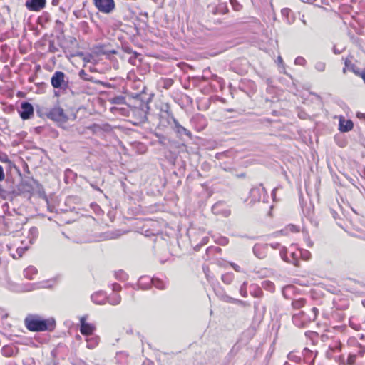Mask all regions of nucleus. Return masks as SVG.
Wrapping results in <instances>:
<instances>
[{
  "instance_id": "obj_1",
  "label": "nucleus",
  "mask_w": 365,
  "mask_h": 365,
  "mask_svg": "<svg viewBox=\"0 0 365 365\" xmlns=\"http://www.w3.org/2000/svg\"><path fill=\"white\" fill-rule=\"evenodd\" d=\"M24 325L28 330L33 332L53 331L56 327L54 319H42L39 315L29 314L24 319Z\"/></svg>"
},
{
  "instance_id": "obj_2",
  "label": "nucleus",
  "mask_w": 365,
  "mask_h": 365,
  "mask_svg": "<svg viewBox=\"0 0 365 365\" xmlns=\"http://www.w3.org/2000/svg\"><path fill=\"white\" fill-rule=\"evenodd\" d=\"M160 125L163 127L170 126L177 120L173 116L170 106L168 103L163 104L159 113Z\"/></svg>"
},
{
  "instance_id": "obj_3",
  "label": "nucleus",
  "mask_w": 365,
  "mask_h": 365,
  "mask_svg": "<svg viewBox=\"0 0 365 365\" xmlns=\"http://www.w3.org/2000/svg\"><path fill=\"white\" fill-rule=\"evenodd\" d=\"M51 83L54 88H58L66 91L68 89V80L66 74L62 72L57 71H56L51 78Z\"/></svg>"
},
{
  "instance_id": "obj_4",
  "label": "nucleus",
  "mask_w": 365,
  "mask_h": 365,
  "mask_svg": "<svg viewBox=\"0 0 365 365\" xmlns=\"http://www.w3.org/2000/svg\"><path fill=\"white\" fill-rule=\"evenodd\" d=\"M293 324L299 328H304L311 322L309 316L304 311H299L292 315Z\"/></svg>"
},
{
  "instance_id": "obj_5",
  "label": "nucleus",
  "mask_w": 365,
  "mask_h": 365,
  "mask_svg": "<svg viewBox=\"0 0 365 365\" xmlns=\"http://www.w3.org/2000/svg\"><path fill=\"white\" fill-rule=\"evenodd\" d=\"M96 9L103 14H110L115 9L114 0H93Z\"/></svg>"
},
{
  "instance_id": "obj_6",
  "label": "nucleus",
  "mask_w": 365,
  "mask_h": 365,
  "mask_svg": "<svg viewBox=\"0 0 365 365\" xmlns=\"http://www.w3.org/2000/svg\"><path fill=\"white\" fill-rule=\"evenodd\" d=\"M48 118L58 123H66L68 118L61 107L56 106L51 109L48 113Z\"/></svg>"
},
{
  "instance_id": "obj_7",
  "label": "nucleus",
  "mask_w": 365,
  "mask_h": 365,
  "mask_svg": "<svg viewBox=\"0 0 365 365\" xmlns=\"http://www.w3.org/2000/svg\"><path fill=\"white\" fill-rule=\"evenodd\" d=\"M21 118L23 120L31 118L34 115L33 106L29 102H23L19 110Z\"/></svg>"
},
{
  "instance_id": "obj_8",
  "label": "nucleus",
  "mask_w": 365,
  "mask_h": 365,
  "mask_svg": "<svg viewBox=\"0 0 365 365\" xmlns=\"http://www.w3.org/2000/svg\"><path fill=\"white\" fill-rule=\"evenodd\" d=\"M262 185L259 187H253L250 191V198L251 200V202H259L262 199V197H265L266 190L264 187H261Z\"/></svg>"
},
{
  "instance_id": "obj_9",
  "label": "nucleus",
  "mask_w": 365,
  "mask_h": 365,
  "mask_svg": "<svg viewBox=\"0 0 365 365\" xmlns=\"http://www.w3.org/2000/svg\"><path fill=\"white\" fill-rule=\"evenodd\" d=\"M46 3V0H27L25 5L29 11H38L45 7Z\"/></svg>"
},
{
  "instance_id": "obj_10",
  "label": "nucleus",
  "mask_w": 365,
  "mask_h": 365,
  "mask_svg": "<svg viewBox=\"0 0 365 365\" xmlns=\"http://www.w3.org/2000/svg\"><path fill=\"white\" fill-rule=\"evenodd\" d=\"M172 129L175 132L178 136L181 137L183 135L187 136L190 139H192V133L186 129L185 127L181 125L178 120L175 121V123L172 125Z\"/></svg>"
},
{
  "instance_id": "obj_11",
  "label": "nucleus",
  "mask_w": 365,
  "mask_h": 365,
  "mask_svg": "<svg viewBox=\"0 0 365 365\" xmlns=\"http://www.w3.org/2000/svg\"><path fill=\"white\" fill-rule=\"evenodd\" d=\"M95 326L86 322L84 318L81 319L80 332L84 336H90L95 330Z\"/></svg>"
},
{
  "instance_id": "obj_12",
  "label": "nucleus",
  "mask_w": 365,
  "mask_h": 365,
  "mask_svg": "<svg viewBox=\"0 0 365 365\" xmlns=\"http://www.w3.org/2000/svg\"><path fill=\"white\" fill-rule=\"evenodd\" d=\"M207 9L214 15L224 14L228 11L226 4H219L218 5L210 4L207 6Z\"/></svg>"
},
{
  "instance_id": "obj_13",
  "label": "nucleus",
  "mask_w": 365,
  "mask_h": 365,
  "mask_svg": "<svg viewBox=\"0 0 365 365\" xmlns=\"http://www.w3.org/2000/svg\"><path fill=\"white\" fill-rule=\"evenodd\" d=\"M92 302L96 304H104L107 302V295L103 291H98L91 297Z\"/></svg>"
},
{
  "instance_id": "obj_14",
  "label": "nucleus",
  "mask_w": 365,
  "mask_h": 365,
  "mask_svg": "<svg viewBox=\"0 0 365 365\" xmlns=\"http://www.w3.org/2000/svg\"><path fill=\"white\" fill-rule=\"evenodd\" d=\"M223 206L224 205L221 202L215 203L212 207L213 214L222 215L225 217H228L230 215V211L227 209L223 208Z\"/></svg>"
},
{
  "instance_id": "obj_15",
  "label": "nucleus",
  "mask_w": 365,
  "mask_h": 365,
  "mask_svg": "<svg viewBox=\"0 0 365 365\" xmlns=\"http://www.w3.org/2000/svg\"><path fill=\"white\" fill-rule=\"evenodd\" d=\"M153 282V278H150L149 277H141L139 279L138 286L139 288L142 289H148L150 287Z\"/></svg>"
},
{
  "instance_id": "obj_16",
  "label": "nucleus",
  "mask_w": 365,
  "mask_h": 365,
  "mask_svg": "<svg viewBox=\"0 0 365 365\" xmlns=\"http://www.w3.org/2000/svg\"><path fill=\"white\" fill-rule=\"evenodd\" d=\"M354 124L351 120H339V130L342 132H348L353 128Z\"/></svg>"
},
{
  "instance_id": "obj_17",
  "label": "nucleus",
  "mask_w": 365,
  "mask_h": 365,
  "mask_svg": "<svg viewBox=\"0 0 365 365\" xmlns=\"http://www.w3.org/2000/svg\"><path fill=\"white\" fill-rule=\"evenodd\" d=\"M38 270L34 266H29L24 270V276L25 278L32 280L34 279V276L37 274Z\"/></svg>"
},
{
  "instance_id": "obj_18",
  "label": "nucleus",
  "mask_w": 365,
  "mask_h": 365,
  "mask_svg": "<svg viewBox=\"0 0 365 365\" xmlns=\"http://www.w3.org/2000/svg\"><path fill=\"white\" fill-rule=\"evenodd\" d=\"M173 84V80L171 78H162L158 81V86L164 89H169Z\"/></svg>"
},
{
  "instance_id": "obj_19",
  "label": "nucleus",
  "mask_w": 365,
  "mask_h": 365,
  "mask_svg": "<svg viewBox=\"0 0 365 365\" xmlns=\"http://www.w3.org/2000/svg\"><path fill=\"white\" fill-rule=\"evenodd\" d=\"M299 250L297 252H291L289 253L288 262L294 264L296 267L299 266Z\"/></svg>"
},
{
  "instance_id": "obj_20",
  "label": "nucleus",
  "mask_w": 365,
  "mask_h": 365,
  "mask_svg": "<svg viewBox=\"0 0 365 365\" xmlns=\"http://www.w3.org/2000/svg\"><path fill=\"white\" fill-rule=\"evenodd\" d=\"M38 235V230L37 227H32L29 229L28 233V238L29 240L30 243H33Z\"/></svg>"
},
{
  "instance_id": "obj_21",
  "label": "nucleus",
  "mask_w": 365,
  "mask_h": 365,
  "mask_svg": "<svg viewBox=\"0 0 365 365\" xmlns=\"http://www.w3.org/2000/svg\"><path fill=\"white\" fill-rule=\"evenodd\" d=\"M107 302L111 305H118L121 302V297L118 294L110 295L107 297Z\"/></svg>"
},
{
  "instance_id": "obj_22",
  "label": "nucleus",
  "mask_w": 365,
  "mask_h": 365,
  "mask_svg": "<svg viewBox=\"0 0 365 365\" xmlns=\"http://www.w3.org/2000/svg\"><path fill=\"white\" fill-rule=\"evenodd\" d=\"M306 300L304 298L294 299L292 302V307L294 309H299L304 307Z\"/></svg>"
},
{
  "instance_id": "obj_23",
  "label": "nucleus",
  "mask_w": 365,
  "mask_h": 365,
  "mask_svg": "<svg viewBox=\"0 0 365 365\" xmlns=\"http://www.w3.org/2000/svg\"><path fill=\"white\" fill-rule=\"evenodd\" d=\"M152 284L158 289H165L166 288L165 282L158 278H153Z\"/></svg>"
},
{
  "instance_id": "obj_24",
  "label": "nucleus",
  "mask_w": 365,
  "mask_h": 365,
  "mask_svg": "<svg viewBox=\"0 0 365 365\" xmlns=\"http://www.w3.org/2000/svg\"><path fill=\"white\" fill-rule=\"evenodd\" d=\"M111 104L123 105L125 103V98L123 96H117L109 100Z\"/></svg>"
},
{
  "instance_id": "obj_25",
  "label": "nucleus",
  "mask_w": 365,
  "mask_h": 365,
  "mask_svg": "<svg viewBox=\"0 0 365 365\" xmlns=\"http://www.w3.org/2000/svg\"><path fill=\"white\" fill-rule=\"evenodd\" d=\"M87 341V347L88 349H93L98 344V338L97 336H92L91 338H88Z\"/></svg>"
},
{
  "instance_id": "obj_26",
  "label": "nucleus",
  "mask_w": 365,
  "mask_h": 365,
  "mask_svg": "<svg viewBox=\"0 0 365 365\" xmlns=\"http://www.w3.org/2000/svg\"><path fill=\"white\" fill-rule=\"evenodd\" d=\"M262 249V246L260 245H255L253 247V252L255 255L258 257L259 259H263L265 257L264 253L261 252V250Z\"/></svg>"
},
{
  "instance_id": "obj_27",
  "label": "nucleus",
  "mask_w": 365,
  "mask_h": 365,
  "mask_svg": "<svg viewBox=\"0 0 365 365\" xmlns=\"http://www.w3.org/2000/svg\"><path fill=\"white\" fill-rule=\"evenodd\" d=\"M233 278L234 276L232 273H226L221 277L222 281L227 284H230L232 282Z\"/></svg>"
},
{
  "instance_id": "obj_28",
  "label": "nucleus",
  "mask_w": 365,
  "mask_h": 365,
  "mask_svg": "<svg viewBox=\"0 0 365 365\" xmlns=\"http://www.w3.org/2000/svg\"><path fill=\"white\" fill-rule=\"evenodd\" d=\"M329 349L333 352L340 351L341 349V344L339 341H334L332 344L329 345Z\"/></svg>"
},
{
  "instance_id": "obj_29",
  "label": "nucleus",
  "mask_w": 365,
  "mask_h": 365,
  "mask_svg": "<svg viewBox=\"0 0 365 365\" xmlns=\"http://www.w3.org/2000/svg\"><path fill=\"white\" fill-rule=\"evenodd\" d=\"M307 315L310 317V321H314L318 315L319 310L316 307H312L309 312H307Z\"/></svg>"
},
{
  "instance_id": "obj_30",
  "label": "nucleus",
  "mask_w": 365,
  "mask_h": 365,
  "mask_svg": "<svg viewBox=\"0 0 365 365\" xmlns=\"http://www.w3.org/2000/svg\"><path fill=\"white\" fill-rule=\"evenodd\" d=\"M27 250V247H18L16 250V254H11V256L14 259H18L22 257L24 252Z\"/></svg>"
},
{
  "instance_id": "obj_31",
  "label": "nucleus",
  "mask_w": 365,
  "mask_h": 365,
  "mask_svg": "<svg viewBox=\"0 0 365 365\" xmlns=\"http://www.w3.org/2000/svg\"><path fill=\"white\" fill-rule=\"evenodd\" d=\"M116 279L125 281L128 279V274L123 270H119L115 274Z\"/></svg>"
},
{
  "instance_id": "obj_32",
  "label": "nucleus",
  "mask_w": 365,
  "mask_h": 365,
  "mask_svg": "<svg viewBox=\"0 0 365 365\" xmlns=\"http://www.w3.org/2000/svg\"><path fill=\"white\" fill-rule=\"evenodd\" d=\"M78 76L81 79L84 81H91L92 79V77L90 76L83 69H81L79 71Z\"/></svg>"
},
{
  "instance_id": "obj_33",
  "label": "nucleus",
  "mask_w": 365,
  "mask_h": 365,
  "mask_svg": "<svg viewBox=\"0 0 365 365\" xmlns=\"http://www.w3.org/2000/svg\"><path fill=\"white\" fill-rule=\"evenodd\" d=\"M0 161L2 163H6L10 166L14 165L13 163L10 160L8 155L5 153H0Z\"/></svg>"
},
{
  "instance_id": "obj_34",
  "label": "nucleus",
  "mask_w": 365,
  "mask_h": 365,
  "mask_svg": "<svg viewBox=\"0 0 365 365\" xmlns=\"http://www.w3.org/2000/svg\"><path fill=\"white\" fill-rule=\"evenodd\" d=\"M299 257H301L304 260H309L311 257V254L307 250H299Z\"/></svg>"
},
{
  "instance_id": "obj_35",
  "label": "nucleus",
  "mask_w": 365,
  "mask_h": 365,
  "mask_svg": "<svg viewBox=\"0 0 365 365\" xmlns=\"http://www.w3.org/2000/svg\"><path fill=\"white\" fill-rule=\"evenodd\" d=\"M247 282H244L240 288V293L244 297H246L247 296Z\"/></svg>"
},
{
  "instance_id": "obj_36",
  "label": "nucleus",
  "mask_w": 365,
  "mask_h": 365,
  "mask_svg": "<svg viewBox=\"0 0 365 365\" xmlns=\"http://www.w3.org/2000/svg\"><path fill=\"white\" fill-rule=\"evenodd\" d=\"M230 3L235 11H240L242 8V5L237 1V0H230Z\"/></svg>"
},
{
  "instance_id": "obj_37",
  "label": "nucleus",
  "mask_w": 365,
  "mask_h": 365,
  "mask_svg": "<svg viewBox=\"0 0 365 365\" xmlns=\"http://www.w3.org/2000/svg\"><path fill=\"white\" fill-rule=\"evenodd\" d=\"M263 287L270 292H273L274 289V284L270 281H265L263 283Z\"/></svg>"
},
{
  "instance_id": "obj_38",
  "label": "nucleus",
  "mask_w": 365,
  "mask_h": 365,
  "mask_svg": "<svg viewBox=\"0 0 365 365\" xmlns=\"http://www.w3.org/2000/svg\"><path fill=\"white\" fill-rule=\"evenodd\" d=\"M280 256L281 258L284 261L288 262L289 260V256H288V252L287 249L283 248L280 250Z\"/></svg>"
},
{
  "instance_id": "obj_39",
  "label": "nucleus",
  "mask_w": 365,
  "mask_h": 365,
  "mask_svg": "<svg viewBox=\"0 0 365 365\" xmlns=\"http://www.w3.org/2000/svg\"><path fill=\"white\" fill-rule=\"evenodd\" d=\"M103 46H101L100 47H98V53H101V54H109V53H112V54H115L116 53V51L115 50H111V51H104L103 50Z\"/></svg>"
},
{
  "instance_id": "obj_40",
  "label": "nucleus",
  "mask_w": 365,
  "mask_h": 365,
  "mask_svg": "<svg viewBox=\"0 0 365 365\" xmlns=\"http://www.w3.org/2000/svg\"><path fill=\"white\" fill-rule=\"evenodd\" d=\"M314 67L318 71L322 72L325 70L326 64L324 62H317Z\"/></svg>"
},
{
  "instance_id": "obj_41",
  "label": "nucleus",
  "mask_w": 365,
  "mask_h": 365,
  "mask_svg": "<svg viewBox=\"0 0 365 365\" xmlns=\"http://www.w3.org/2000/svg\"><path fill=\"white\" fill-rule=\"evenodd\" d=\"M294 63L296 65L304 66L306 63V60L302 56H298L295 58Z\"/></svg>"
},
{
  "instance_id": "obj_42",
  "label": "nucleus",
  "mask_w": 365,
  "mask_h": 365,
  "mask_svg": "<svg viewBox=\"0 0 365 365\" xmlns=\"http://www.w3.org/2000/svg\"><path fill=\"white\" fill-rule=\"evenodd\" d=\"M111 287H112V290L115 292H120L122 289V287L120 286V284H119L118 283L112 284Z\"/></svg>"
},
{
  "instance_id": "obj_43",
  "label": "nucleus",
  "mask_w": 365,
  "mask_h": 365,
  "mask_svg": "<svg viewBox=\"0 0 365 365\" xmlns=\"http://www.w3.org/2000/svg\"><path fill=\"white\" fill-rule=\"evenodd\" d=\"M356 360V355L355 354H349L347 359V364L349 365H352Z\"/></svg>"
},
{
  "instance_id": "obj_44",
  "label": "nucleus",
  "mask_w": 365,
  "mask_h": 365,
  "mask_svg": "<svg viewBox=\"0 0 365 365\" xmlns=\"http://www.w3.org/2000/svg\"><path fill=\"white\" fill-rule=\"evenodd\" d=\"M288 359L290 361H295V362H298L300 360V357H299L297 356H295V355H293L292 354H289L288 355Z\"/></svg>"
},
{
  "instance_id": "obj_45",
  "label": "nucleus",
  "mask_w": 365,
  "mask_h": 365,
  "mask_svg": "<svg viewBox=\"0 0 365 365\" xmlns=\"http://www.w3.org/2000/svg\"><path fill=\"white\" fill-rule=\"evenodd\" d=\"M281 12L282 16L288 17L289 13H291V9L288 8H284L282 9Z\"/></svg>"
},
{
  "instance_id": "obj_46",
  "label": "nucleus",
  "mask_w": 365,
  "mask_h": 365,
  "mask_svg": "<svg viewBox=\"0 0 365 365\" xmlns=\"http://www.w3.org/2000/svg\"><path fill=\"white\" fill-rule=\"evenodd\" d=\"M230 266L233 268V269L237 272H241L242 270H241V268L239 265H237V264L234 263V262H231L230 263Z\"/></svg>"
},
{
  "instance_id": "obj_47",
  "label": "nucleus",
  "mask_w": 365,
  "mask_h": 365,
  "mask_svg": "<svg viewBox=\"0 0 365 365\" xmlns=\"http://www.w3.org/2000/svg\"><path fill=\"white\" fill-rule=\"evenodd\" d=\"M287 230H290L292 232H298V229L296 226L293 225H289L287 227Z\"/></svg>"
},
{
  "instance_id": "obj_48",
  "label": "nucleus",
  "mask_w": 365,
  "mask_h": 365,
  "mask_svg": "<svg viewBox=\"0 0 365 365\" xmlns=\"http://www.w3.org/2000/svg\"><path fill=\"white\" fill-rule=\"evenodd\" d=\"M9 347H6L4 346L2 349V351L4 353V354L6 356H11V354L10 352H9Z\"/></svg>"
},
{
  "instance_id": "obj_49",
  "label": "nucleus",
  "mask_w": 365,
  "mask_h": 365,
  "mask_svg": "<svg viewBox=\"0 0 365 365\" xmlns=\"http://www.w3.org/2000/svg\"><path fill=\"white\" fill-rule=\"evenodd\" d=\"M140 118H141V120H145L147 119V111H145V110L140 111Z\"/></svg>"
},
{
  "instance_id": "obj_50",
  "label": "nucleus",
  "mask_w": 365,
  "mask_h": 365,
  "mask_svg": "<svg viewBox=\"0 0 365 365\" xmlns=\"http://www.w3.org/2000/svg\"><path fill=\"white\" fill-rule=\"evenodd\" d=\"M134 57H130L129 59V62L132 64H135V58L138 56V53L137 52H133Z\"/></svg>"
},
{
  "instance_id": "obj_51",
  "label": "nucleus",
  "mask_w": 365,
  "mask_h": 365,
  "mask_svg": "<svg viewBox=\"0 0 365 365\" xmlns=\"http://www.w3.org/2000/svg\"><path fill=\"white\" fill-rule=\"evenodd\" d=\"M5 178V175L4 173V169L2 166L0 165V181H2Z\"/></svg>"
},
{
  "instance_id": "obj_52",
  "label": "nucleus",
  "mask_w": 365,
  "mask_h": 365,
  "mask_svg": "<svg viewBox=\"0 0 365 365\" xmlns=\"http://www.w3.org/2000/svg\"><path fill=\"white\" fill-rule=\"evenodd\" d=\"M222 245H226L228 243V239L227 237H222L220 242Z\"/></svg>"
},
{
  "instance_id": "obj_53",
  "label": "nucleus",
  "mask_w": 365,
  "mask_h": 365,
  "mask_svg": "<svg viewBox=\"0 0 365 365\" xmlns=\"http://www.w3.org/2000/svg\"><path fill=\"white\" fill-rule=\"evenodd\" d=\"M234 304H240V305H245L246 304V302H244V301H242L240 299H235V303Z\"/></svg>"
},
{
  "instance_id": "obj_54",
  "label": "nucleus",
  "mask_w": 365,
  "mask_h": 365,
  "mask_svg": "<svg viewBox=\"0 0 365 365\" xmlns=\"http://www.w3.org/2000/svg\"><path fill=\"white\" fill-rule=\"evenodd\" d=\"M235 298L230 297H226L225 301L230 303H235Z\"/></svg>"
},
{
  "instance_id": "obj_55",
  "label": "nucleus",
  "mask_w": 365,
  "mask_h": 365,
  "mask_svg": "<svg viewBox=\"0 0 365 365\" xmlns=\"http://www.w3.org/2000/svg\"><path fill=\"white\" fill-rule=\"evenodd\" d=\"M91 56V54H88L86 56H84L83 59L84 61L89 62Z\"/></svg>"
},
{
  "instance_id": "obj_56",
  "label": "nucleus",
  "mask_w": 365,
  "mask_h": 365,
  "mask_svg": "<svg viewBox=\"0 0 365 365\" xmlns=\"http://www.w3.org/2000/svg\"><path fill=\"white\" fill-rule=\"evenodd\" d=\"M225 155L224 153H219L216 154V158L221 159Z\"/></svg>"
},
{
  "instance_id": "obj_57",
  "label": "nucleus",
  "mask_w": 365,
  "mask_h": 365,
  "mask_svg": "<svg viewBox=\"0 0 365 365\" xmlns=\"http://www.w3.org/2000/svg\"><path fill=\"white\" fill-rule=\"evenodd\" d=\"M361 76L365 83V68L362 71V72L361 73Z\"/></svg>"
},
{
  "instance_id": "obj_58",
  "label": "nucleus",
  "mask_w": 365,
  "mask_h": 365,
  "mask_svg": "<svg viewBox=\"0 0 365 365\" xmlns=\"http://www.w3.org/2000/svg\"><path fill=\"white\" fill-rule=\"evenodd\" d=\"M207 240H208V238L207 237H203V239L202 240V245L207 244Z\"/></svg>"
},
{
  "instance_id": "obj_59",
  "label": "nucleus",
  "mask_w": 365,
  "mask_h": 365,
  "mask_svg": "<svg viewBox=\"0 0 365 365\" xmlns=\"http://www.w3.org/2000/svg\"><path fill=\"white\" fill-rule=\"evenodd\" d=\"M333 51L335 54H339L341 53V51L338 50L335 46L333 48Z\"/></svg>"
},
{
  "instance_id": "obj_60",
  "label": "nucleus",
  "mask_w": 365,
  "mask_h": 365,
  "mask_svg": "<svg viewBox=\"0 0 365 365\" xmlns=\"http://www.w3.org/2000/svg\"><path fill=\"white\" fill-rule=\"evenodd\" d=\"M272 248L276 249L279 246V244L275 243V244H270L269 245Z\"/></svg>"
},
{
  "instance_id": "obj_61",
  "label": "nucleus",
  "mask_w": 365,
  "mask_h": 365,
  "mask_svg": "<svg viewBox=\"0 0 365 365\" xmlns=\"http://www.w3.org/2000/svg\"><path fill=\"white\" fill-rule=\"evenodd\" d=\"M91 187H92L93 189H95V190H96L100 191L101 192H102V190H101L99 187H98L97 186L94 185L93 184H91Z\"/></svg>"
},
{
  "instance_id": "obj_62",
  "label": "nucleus",
  "mask_w": 365,
  "mask_h": 365,
  "mask_svg": "<svg viewBox=\"0 0 365 365\" xmlns=\"http://www.w3.org/2000/svg\"><path fill=\"white\" fill-rule=\"evenodd\" d=\"M277 63L279 64H282L283 63V60H282V58L281 56H278L277 57Z\"/></svg>"
},
{
  "instance_id": "obj_63",
  "label": "nucleus",
  "mask_w": 365,
  "mask_h": 365,
  "mask_svg": "<svg viewBox=\"0 0 365 365\" xmlns=\"http://www.w3.org/2000/svg\"><path fill=\"white\" fill-rule=\"evenodd\" d=\"M276 190H277V189L275 188V189H274V190H272V197H273V199H274V200L275 196H276Z\"/></svg>"
},
{
  "instance_id": "obj_64",
  "label": "nucleus",
  "mask_w": 365,
  "mask_h": 365,
  "mask_svg": "<svg viewBox=\"0 0 365 365\" xmlns=\"http://www.w3.org/2000/svg\"><path fill=\"white\" fill-rule=\"evenodd\" d=\"M5 192V190H4V188L2 187V186L0 185V195H1L2 194H4Z\"/></svg>"
}]
</instances>
